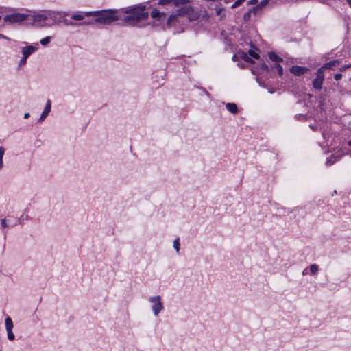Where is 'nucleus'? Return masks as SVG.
Returning a JSON list of instances; mask_svg holds the SVG:
<instances>
[{
  "instance_id": "obj_2",
  "label": "nucleus",
  "mask_w": 351,
  "mask_h": 351,
  "mask_svg": "<svg viewBox=\"0 0 351 351\" xmlns=\"http://www.w3.org/2000/svg\"><path fill=\"white\" fill-rule=\"evenodd\" d=\"M149 16L152 19V21L144 23H142L143 21L139 22L137 25L132 26V27L145 28L147 26H150L153 29L160 28L164 32L167 30V28H165L167 21L166 12H161L159 9L154 8L151 10L150 14L149 13Z\"/></svg>"
},
{
  "instance_id": "obj_42",
  "label": "nucleus",
  "mask_w": 351,
  "mask_h": 351,
  "mask_svg": "<svg viewBox=\"0 0 351 351\" xmlns=\"http://www.w3.org/2000/svg\"><path fill=\"white\" fill-rule=\"evenodd\" d=\"M239 58L238 53H234V54L232 56V61H234V62H237V61H238V60H239Z\"/></svg>"
},
{
  "instance_id": "obj_47",
  "label": "nucleus",
  "mask_w": 351,
  "mask_h": 351,
  "mask_svg": "<svg viewBox=\"0 0 351 351\" xmlns=\"http://www.w3.org/2000/svg\"><path fill=\"white\" fill-rule=\"evenodd\" d=\"M3 167V158H0V169L2 168Z\"/></svg>"
},
{
  "instance_id": "obj_45",
  "label": "nucleus",
  "mask_w": 351,
  "mask_h": 351,
  "mask_svg": "<svg viewBox=\"0 0 351 351\" xmlns=\"http://www.w3.org/2000/svg\"><path fill=\"white\" fill-rule=\"evenodd\" d=\"M30 117V114L29 112H26L24 114V119H28Z\"/></svg>"
},
{
  "instance_id": "obj_32",
  "label": "nucleus",
  "mask_w": 351,
  "mask_h": 351,
  "mask_svg": "<svg viewBox=\"0 0 351 351\" xmlns=\"http://www.w3.org/2000/svg\"><path fill=\"white\" fill-rule=\"evenodd\" d=\"M173 247L174 249L176 250V252L178 253L179 251H180V239L179 238H177L176 239H175L173 241Z\"/></svg>"
},
{
  "instance_id": "obj_34",
  "label": "nucleus",
  "mask_w": 351,
  "mask_h": 351,
  "mask_svg": "<svg viewBox=\"0 0 351 351\" xmlns=\"http://www.w3.org/2000/svg\"><path fill=\"white\" fill-rule=\"evenodd\" d=\"M245 0H236L234 3L231 5V8L234 9L239 6H240L243 3H244Z\"/></svg>"
},
{
  "instance_id": "obj_5",
  "label": "nucleus",
  "mask_w": 351,
  "mask_h": 351,
  "mask_svg": "<svg viewBox=\"0 0 351 351\" xmlns=\"http://www.w3.org/2000/svg\"><path fill=\"white\" fill-rule=\"evenodd\" d=\"M149 301L153 304L152 306V309L153 311L154 315L157 316L159 313L164 308L161 297L160 295L152 296L149 298Z\"/></svg>"
},
{
  "instance_id": "obj_51",
  "label": "nucleus",
  "mask_w": 351,
  "mask_h": 351,
  "mask_svg": "<svg viewBox=\"0 0 351 351\" xmlns=\"http://www.w3.org/2000/svg\"><path fill=\"white\" fill-rule=\"evenodd\" d=\"M8 221L10 223V224H12V222H10V220H8Z\"/></svg>"
},
{
  "instance_id": "obj_7",
  "label": "nucleus",
  "mask_w": 351,
  "mask_h": 351,
  "mask_svg": "<svg viewBox=\"0 0 351 351\" xmlns=\"http://www.w3.org/2000/svg\"><path fill=\"white\" fill-rule=\"evenodd\" d=\"M47 21V14H29L27 19L28 25H34L36 23H43L42 26H45V22Z\"/></svg>"
},
{
  "instance_id": "obj_15",
  "label": "nucleus",
  "mask_w": 351,
  "mask_h": 351,
  "mask_svg": "<svg viewBox=\"0 0 351 351\" xmlns=\"http://www.w3.org/2000/svg\"><path fill=\"white\" fill-rule=\"evenodd\" d=\"M90 12H76L71 15V19L75 21H83L86 16H93V14H89Z\"/></svg>"
},
{
  "instance_id": "obj_24",
  "label": "nucleus",
  "mask_w": 351,
  "mask_h": 351,
  "mask_svg": "<svg viewBox=\"0 0 351 351\" xmlns=\"http://www.w3.org/2000/svg\"><path fill=\"white\" fill-rule=\"evenodd\" d=\"M94 19H95V16H93V18H90V19L88 18L86 20L84 19L82 22L78 23V26H80V25H93L94 24L97 23V22L95 21Z\"/></svg>"
},
{
  "instance_id": "obj_29",
  "label": "nucleus",
  "mask_w": 351,
  "mask_h": 351,
  "mask_svg": "<svg viewBox=\"0 0 351 351\" xmlns=\"http://www.w3.org/2000/svg\"><path fill=\"white\" fill-rule=\"evenodd\" d=\"M251 71H252V74L254 75H259L261 74L258 64H257L256 66H253L251 68Z\"/></svg>"
},
{
  "instance_id": "obj_8",
  "label": "nucleus",
  "mask_w": 351,
  "mask_h": 351,
  "mask_svg": "<svg viewBox=\"0 0 351 351\" xmlns=\"http://www.w3.org/2000/svg\"><path fill=\"white\" fill-rule=\"evenodd\" d=\"M178 15L174 12L167 16V21L165 24V28L167 29H171L176 25L178 23Z\"/></svg>"
},
{
  "instance_id": "obj_28",
  "label": "nucleus",
  "mask_w": 351,
  "mask_h": 351,
  "mask_svg": "<svg viewBox=\"0 0 351 351\" xmlns=\"http://www.w3.org/2000/svg\"><path fill=\"white\" fill-rule=\"evenodd\" d=\"M63 23L66 25V26H69V25H71V26H78V23L77 22H73L70 19H65L64 18L63 19Z\"/></svg>"
},
{
  "instance_id": "obj_1",
  "label": "nucleus",
  "mask_w": 351,
  "mask_h": 351,
  "mask_svg": "<svg viewBox=\"0 0 351 351\" xmlns=\"http://www.w3.org/2000/svg\"><path fill=\"white\" fill-rule=\"evenodd\" d=\"M152 5L147 6L145 3H138L120 9H104L90 11L89 14L95 16L94 21L101 25H110L120 21L119 24L132 27L138 25L139 22L147 21L149 18L148 9Z\"/></svg>"
},
{
  "instance_id": "obj_20",
  "label": "nucleus",
  "mask_w": 351,
  "mask_h": 351,
  "mask_svg": "<svg viewBox=\"0 0 351 351\" xmlns=\"http://www.w3.org/2000/svg\"><path fill=\"white\" fill-rule=\"evenodd\" d=\"M155 1L156 0H152ZM172 4L175 7V0H158L153 5L165 6Z\"/></svg>"
},
{
  "instance_id": "obj_10",
  "label": "nucleus",
  "mask_w": 351,
  "mask_h": 351,
  "mask_svg": "<svg viewBox=\"0 0 351 351\" xmlns=\"http://www.w3.org/2000/svg\"><path fill=\"white\" fill-rule=\"evenodd\" d=\"M51 14L53 19L50 23H47L48 25L60 24L63 23V19L66 15H67L66 12H52Z\"/></svg>"
},
{
  "instance_id": "obj_46",
  "label": "nucleus",
  "mask_w": 351,
  "mask_h": 351,
  "mask_svg": "<svg viewBox=\"0 0 351 351\" xmlns=\"http://www.w3.org/2000/svg\"><path fill=\"white\" fill-rule=\"evenodd\" d=\"M238 66L239 67H241V69H244L245 68V65L243 63H238Z\"/></svg>"
},
{
  "instance_id": "obj_50",
  "label": "nucleus",
  "mask_w": 351,
  "mask_h": 351,
  "mask_svg": "<svg viewBox=\"0 0 351 351\" xmlns=\"http://www.w3.org/2000/svg\"><path fill=\"white\" fill-rule=\"evenodd\" d=\"M348 145L351 147V139L348 142Z\"/></svg>"
},
{
  "instance_id": "obj_39",
  "label": "nucleus",
  "mask_w": 351,
  "mask_h": 351,
  "mask_svg": "<svg viewBox=\"0 0 351 351\" xmlns=\"http://www.w3.org/2000/svg\"><path fill=\"white\" fill-rule=\"evenodd\" d=\"M350 67H351V64H346V65L341 66V68L339 69V70L341 72H343V71H346L347 69H349Z\"/></svg>"
},
{
  "instance_id": "obj_43",
  "label": "nucleus",
  "mask_w": 351,
  "mask_h": 351,
  "mask_svg": "<svg viewBox=\"0 0 351 351\" xmlns=\"http://www.w3.org/2000/svg\"><path fill=\"white\" fill-rule=\"evenodd\" d=\"M5 153V149L3 147H0V158H3Z\"/></svg>"
},
{
  "instance_id": "obj_14",
  "label": "nucleus",
  "mask_w": 351,
  "mask_h": 351,
  "mask_svg": "<svg viewBox=\"0 0 351 351\" xmlns=\"http://www.w3.org/2000/svg\"><path fill=\"white\" fill-rule=\"evenodd\" d=\"M51 104L49 99L47 100L45 108L38 119L39 122L43 121L51 111Z\"/></svg>"
},
{
  "instance_id": "obj_18",
  "label": "nucleus",
  "mask_w": 351,
  "mask_h": 351,
  "mask_svg": "<svg viewBox=\"0 0 351 351\" xmlns=\"http://www.w3.org/2000/svg\"><path fill=\"white\" fill-rule=\"evenodd\" d=\"M214 9L215 10L216 15L219 16V21H221L224 20L226 18V12H224L225 9L218 5H216Z\"/></svg>"
},
{
  "instance_id": "obj_6",
  "label": "nucleus",
  "mask_w": 351,
  "mask_h": 351,
  "mask_svg": "<svg viewBox=\"0 0 351 351\" xmlns=\"http://www.w3.org/2000/svg\"><path fill=\"white\" fill-rule=\"evenodd\" d=\"M324 80V71L322 69H318L316 72V77L313 80L312 85L316 90H321Z\"/></svg>"
},
{
  "instance_id": "obj_38",
  "label": "nucleus",
  "mask_w": 351,
  "mask_h": 351,
  "mask_svg": "<svg viewBox=\"0 0 351 351\" xmlns=\"http://www.w3.org/2000/svg\"><path fill=\"white\" fill-rule=\"evenodd\" d=\"M1 226L2 228H5L9 227L10 225L7 223V220L5 219H3L1 220Z\"/></svg>"
},
{
  "instance_id": "obj_17",
  "label": "nucleus",
  "mask_w": 351,
  "mask_h": 351,
  "mask_svg": "<svg viewBox=\"0 0 351 351\" xmlns=\"http://www.w3.org/2000/svg\"><path fill=\"white\" fill-rule=\"evenodd\" d=\"M339 63H340V61L339 60H332V61L325 63L319 69H322V71H324V69H332L333 66L338 65Z\"/></svg>"
},
{
  "instance_id": "obj_21",
  "label": "nucleus",
  "mask_w": 351,
  "mask_h": 351,
  "mask_svg": "<svg viewBox=\"0 0 351 351\" xmlns=\"http://www.w3.org/2000/svg\"><path fill=\"white\" fill-rule=\"evenodd\" d=\"M341 158V156H335L334 154L330 155L327 158L326 165L330 166L333 165L335 162L338 161Z\"/></svg>"
},
{
  "instance_id": "obj_35",
  "label": "nucleus",
  "mask_w": 351,
  "mask_h": 351,
  "mask_svg": "<svg viewBox=\"0 0 351 351\" xmlns=\"http://www.w3.org/2000/svg\"><path fill=\"white\" fill-rule=\"evenodd\" d=\"M47 21L45 22V26H51L52 25H48L47 23H50L53 19V17L52 16L51 13L47 14Z\"/></svg>"
},
{
  "instance_id": "obj_11",
  "label": "nucleus",
  "mask_w": 351,
  "mask_h": 351,
  "mask_svg": "<svg viewBox=\"0 0 351 351\" xmlns=\"http://www.w3.org/2000/svg\"><path fill=\"white\" fill-rule=\"evenodd\" d=\"M249 45L252 49H249L247 53L252 59H260V55L254 50L258 51V47L250 40Z\"/></svg>"
},
{
  "instance_id": "obj_37",
  "label": "nucleus",
  "mask_w": 351,
  "mask_h": 351,
  "mask_svg": "<svg viewBox=\"0 0 351 351\" xmlns=\"http://www.w3.org/2000/svg\"><path fill=\"white\" fill-rule=\"evenodd\" d=\"M27 58H27V56L25 57V56H23V57L21 58V59L19 61V66H21L23 65H25L27 63Z\"/></svg>"
},
{
  "instance_id": "obj_33",
  "label": "nucleus",
  "mask_w": 351,
  "mask_h": 351,
  "mask_svg": "<svg viewBox=\"0 0 351 351\" xmlns=\"http://www.w3.org/2000/svg\"><path fill=\"white\" fill-rule=\"evenodd\" d=\"M251 19V13L247 10L243 15V21L244 23L248 22Z\"/></svg>"
},
{
  "instance_id": "obj_22",
  "label": "nucleus",
  "mask_w": 351,
  "mask_h": 351,
  "mask_svg": "<svg viewBox=\"0 0 351 351\" xmlns=\"http://www.w3.org/2000/svg\"><path fill=\"white\" fill-rule=\"evenodd\" d=\"M258 64L261 74L268 73L270 71V67L263 60Z\"/></svg>"
},
{
  "instance_id": "obj_27",
  "label": "nucleus",
  "mask_w": 351,
  "mask_h": 351,
  "mask_svg": "<svg viewBox=\"0 0 351 351\" xmlns=\"http://www.w3.org/2000/svg\"><path fill=\"white\" fill-rule=\"evenodd\" d=\"M310 271L313 275H316L319 271V266L316 264H312L309 267Z\"/></svg>"
},
{
  "instance_id": "obj_23",
  "label": "nucleus",
  "mask_w": 351,
  "mask_h": 351,
  "mask_svg": "<svg viewBox=\"0 0 351 351\" xmlns=\"http://www.w3.org/2000/svg\"><path fill=\"white\" fill-rule=\"evenodd\" d=\"M270 70H271L272 71H274V70H276L280 76H282L283 75V68L280 64V63H274V65H271Z\"/></svg>"
},
{
  "instance_id": "obj_9",
  "label": "nucleus",
  "mask_w": 351,
  "mask_h": 351,
  "mask_svg": "<svg viewBox=\"0 0 351 351\" xmlns=\"http://www.w3.org/2000/svg\"><path fill=\"white\" fill-rule=\"evenodd\" d=\"M289 71L295 76H302L306 73L309 71V69L305 66L295 65L292 66L289 69Z\"/></svg>"
},
{
  "instance_id": "obj_36",
  "label": "nucleus",
  "mask_w": 351,
  "mask_h": 351,
  "mask_svg": "<svg viewBox=\"0 0 351 351\" xmlns=\"http://www.w3.org/2000/svg\"><path fill=\"white\" fill-rule=\"evenodd\" d=\"M7 334H8V339L10 341L14 340L15 336H14V333L12 332V330H7Z\"/></svg>"
},
{
  "instance_id": "obj_30",
  "label": "nucleus",
  "mask_w": 351,
  "mask_h": 351,
  "mask_svg": "<svg viewBox=\"0 0 351 351\" xmlns=\"http://www.w3.org/2000/svg\"><path fill=\"white\" fill-rule=\"evenodd\" d=\"M261 10L259 9V7H258L257 5L250 8L248 9V11L252 14H253L254 15H257L258 13V11H260Z\"/></svg>"
},
{
  "instance_id": "obj_44",
  "label": "nucleus",
  "mask_w": 351,
  "mask_h": 351,
  "mask_svg": "<svg viewBox=\"0 0 351 351\" xmlns=\"http://www.w3.org/2000/svg\"><path fill=\"white\" fill-rule=\"evenodd\" d=\"M1 38L9 40V38H8L7 36H5V35H3L2 34H0V39Z\"/></svg>"
},
{
  "instance_id": "obj_12",
  "label": "nucleus",
  "mask_w": 351,
  "mask_h": 351,
  "mask_svg": "<svg viewBox=\"0 0 351 351\" xmlns=\"http://www.w3.org/2000/svg\"><path fill=\"white\" fill-rule=\"evenodd\" d=\"M237 53L239 55V58H241V60H243V61H245V62L251 64H255V61L248 56L247 52L239 49L237 51Z\"/></svg>"
},
{
  "instance_id": "obj_19",
  "label": "nucleus",
  "mask_w": 351,
  "mask_h": 351,
  "mask_svg": "<svg viewBox=\"0 0 351 351\" xmlns=\"http://www.w3.org/2000/svg\"><path fill=\"white\" fill-rule=\"evenodd\" d=\"M226 107L227 110L233 114H236L239 112L238 106L235 103H227Z\"/></svg>"
},
{
  "instance_id": "obj_25",
  "label": "nucleus",
  "mask_w": 351,
  "mask_h": 351,
  "mask_svg": "<svg viewBox=\"0 0 351 351\" xmlns=\"http://www.w3.org/2000/svg\"><path fill=\"white\" fill-rule=\"evenodd\" d=\"M5 328L6 330H12L13 328V322L12 319L10 317H8L5 320Z\"/></svg>"
},
{
  "instance_id": "obj_3",
  "label": "nucleus",
  "mask_w": 351,
  "mask_h": 351,
  "mask_svg": "<svg viewBox=\"0 0 351 351\" xmlns=\"http://www.w3.org/2000/svg\"><path fill=\"white\" fill-rule=\"evenodd\" d=\"M175 12L179 17L186 16L189 22L197 21L201 16V13L198 10H195L193 6L184 5L176 10Z\"/></svg>"
},
{
  "instance_id": "obj_41",
  "label": "nucleus",
  "mask_w": 351,
  "mask_h": 351,
  "mask_svg": "<svg viewBox=\"0 0 351 351\" xmlns=\"http://www.w3.org/2000/svg\"><path fill=\"white\" fill-rule=\"evenodd\" d=\"M334 78L335 80L338 81L339 80H341L342 78V74L341 73H336L335 75H334Z\"/></svg>"
},
{
  "instance_id": "obj_52",
  "label": "nucleus",
  "mask_w": 351,
  "mask_h": 351,
  "mask_svg": "<svg viewBox=\"0 0 351 351\" xmlns=\"http://www.w3.org/2000/svg\"><path fill=\"white\" fill-rule=\"evenodd\" d=\"M1 18H2V17H1V16L0 15V21L1 20Z\"/></svg>"
},
{
  "instance_id": "obj_26",
  "label": "nucleus",
  "mask_w": 351,
  "mask_h": 351,
  "mask_svg": "<svg viewBox=\"0 0 351 351\" xmlns=\"http://www.w3.org/2000/svg\"><path fill=\"white\" fill-rule=\"evenodd\" d=\"M192 0H175V7H179L180 5H185L187 3H191Z\"/></svg>"
},
{
  "instance_id": "obj_4",
  "label": "nucleus",
  "mask_w": 351,
  "mask_h": 351,
  "mask_svg": "<svg viewBox=\"0 0 351 351\" xmlns=\"http://www.w3.org/2000/svg\"><path fill=\"white\" fill-rule=\"evenodd\" d=\"M28 17V14L16 12L5 15L3 18V20L6 23H10L12 24L19 23L22 22H25L27 24Z\"/></svg>"
},
{
  "instance_id": "obj_16",
  "label": "nucleus",
  "mask_w": 351,
  "mask_h": 351,
  "mask_svg": "<svg viewBox=\"0 0 351 351\" xmlns=\"http://www.w3.org/2000/svg\"><path fill=\"white\" fill-rule=\"evenodd\" d=\"M269 59L276 63H280L283 62V58L279 56L276 52L270 51L268 53Z\"/></svg>"
},
{
  "instance_id": "obj_13",
  "label": "nucleus",
  "mask_w": 351,
  "mask_h": 351,
  "mask_svg": "<svg viewBox=\"0 0 351 351\" xmlns=\"http://www.w3.org/2000/svg\"><path fill=\"white\" fill-rule=\"evenodd\" d=\"M38 49L37 47L33 45H27L22 48L21 53L23 56L29 58L33 53Z\"/></svg>"
},
{
  "instance_id": "obj_48",
  "label": "nucleus",
  "mask_w": 351,
  "mask_h": 351,
  "mask_svg": "<svg viewBox=\"0 0 351 351\" xmlns=\"http://www.w3.org/2000/svg\"><path fill=\"white\" fill-rule=\"evenodd\" d=\"M17 221H15V222H14V223L11 224V225H10V226L13 227V226H16V225Z\"/></svg>"
},
{
  "instance_id": "obj_49",
  "label": "nucleus",
  "mask_w": 351,
  "mask_h": 351,
  "mask_svg": "<svg viewBox=\"0 0 351 351\" xmlns=\"http://www.w3.org/2000/svg\"><path fill=\"white\" fill-rule=\"evenodd\" d=\"M348 5L351 7V0H346Z\"/></svg>"
},
{
  "instance_id": "obj_40",
  "label": "nucleus",
  "mask_w": 351,
  "mask_h": 351,
  "mask_svg": "<svg viewBox=\"0 0 351 351\" xmlns=\"http://www.w3.org/2000/svg\"><path fill=\"white\" fill-rule=\"evenodd\" d=\"M258 3V0H250L247 2V5H256Z\"/></svg>"
},
{
  "instance_id": "obj_31",
  "label": "nucleus",
  "mask_w": 351,
  "mask_h": 351,
  "mask_svg": "<svg viewBox=\"0 0 351 351\" xmlns=\"http://www.w3.org/2000/svg\"><path fill=\"white\" fill-rule=\"evenodd\" d=\"M50 42H51V37L50 36H46V37L42 38L40 40V43L43 46L47 45Z\"/></svg>"
}]
</instances>
